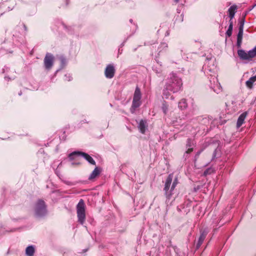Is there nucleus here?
I'll return each instance as SVG.
<instances>
[{
    "instance_id": "obj_1",
    "label": "nucleus",
    "mask_w": 256,
    "mask_h": 256,
    "mask_svg": "<svg viewBox=\"0 0 256 256\" xmlns=\"http://www.w3.org/2000/svg\"><path fill=\"white\" fill-rule=\"evenodd\" d=\"M182 78L176 74H170L166 79L165 84L163 90V95L166 98L170 96V92H178L182 90Z\"/></svg>"
},
{
    "instance_id": "obj_2",
    "label": "nucleus",
    "mask_w": 256,
    "mask_h": 256,
    "mask_svg": "<svg viewBox=\"0 0 256 256\" xmlns=\"http://www.w3.org/2000/svg\"><path fill=\"white\" fill-rule=\"evenodd\" d=\"M244 24V18H243L239 22L238 32L237 35L236 46L238 48H240L238 50V54L240 60L250 61L252 58L256 56V46L248 52L240 49L242 44Z\"/></svg>"
},
{
    "instance_id": "obj_3",
    "label": "nucleus",
    "mask_w": 256,
    "mask_h": 256,
    "mask_svg": "<svg viewBox=\"0 0 256 256\" xmlns=\"http://www.w3.org/2000/svg\"><path fill=\"white\" fill-rule=\"evenodd\" d=\"M172 179L173 174L172 173L168 174L165 180L164 191L166 201L170 200L172 198V196L174 194V189L178 184V177H176L172 182Z\"/></svg>"
},
{
    "instance_id": "obj_4",
    "label": "nucleus",
    "mask_w": 256,
    "mask_h": 256,
    "mask_svg": "<svg viewBox=\"0 0 256 256\" xmlns=\"http://www.w3.org/2000/svg\"><path fill=\"white\" fill-rule=\"evenodd\" d=\"M76 213L78 222L83 224L86 220V206L82 199H80L76 205Z\"/></svg>"
},
{
    "instance_id": "obj_5",
    "label": "nucleus",
    "mask_w": 256,
    "mask_h": 256,
    "mask_svg": "<svg viewBox=\"0 0 256 256\" xmlns=\"http://www.w3.org/2000/svg\"><path fill=\"white\" fill-rule=\"evenodd\" d=\"M46 207V205L44 200L42 199L38 200L34 207L36 215L38 217H42L46 216L47 213Z\"/></svg>"
},
{
    "instance_id": "obj_6",
    "label": "nucleus",
    "mask_w": 256,
    "mask_h": 256,
    "mask_svg": "<svg viewBox=\"0 0 256 256\" xmlns=\"http://www.w3.org/2000/svg\"><path fill=\"white\" fill-rule=\"evenodd\" d=\"M83 156L90 164L92 165H96V163L92 157L88 154L80 152H74L70 153L68 158L70 160L75 159L76 156Z\"/></svg>"
},
{
    "instance_id": "obj_7",
    "label": "nucleus",
    "mask_w": 256,
    "mask_h": 256,
    "mask_svg": "<svg viewBox=\"0 0 256 256\" xmlns=\"http://www.w3.org/2000/svg\"><path fill=\"white\" fill-rule=\"evenodd\" d=\"M54 62V56L50 53H47L44 58V66L46 70H50Z\"/></svg>"
},
{
    "instance_id": "obj_8",
    "label": "nucleus",
    "mask_w": 256,
    "mask_h": 256,
    "mask_svg": "<svg viewBox=\"0 0 256 256\" xmlns=\"http://www.w3.org/2000/svg\"><path fill=\"white\" fill-rule=\"evenodd\" d=\"M116 68L114 64H110L107 65L104 70L105 76L108 78H112L114 76Z\"/></svg>"
},
{
    "instance_id": "obj_9",
    "label": "nucleus",
    "mask_w": 256,
    "mask_h": 256,
    "mask_svg": "<svg viewBox=\"0 0 256 256\" xmlns=\"http://www.w3.org/2000/svg\"><path fill=\"white\" fill-rule=\"evenodd\" d=\"M200 236L198 238V242L196 245V249H198L202 244L203 243L204 239L206 238L207 234H208V231L206 229L201 230H200Z\"/></svg>"
},
{
    "instance_id": "obj_10",
    "label": "nucleus",
    "mask_w": 256,
    "mask_h": 256,
    "mask_svg": "<svg viewBox=\"0 0 256 256\" xmlns=\"http://www.w3.org/2000/svg\"><path fill=\"white\" fill-rule=\"evenodd\" d=\"M102 168L100 167H96L94 170L90 174V176L88 177V180L90 181H94L96 178L98 176L101 172H102Z\"/></svg>"
},
{
    "instance_id": "obj_11",
    "label": "nucleus",
    "mask_w": 256,
    "mask_h": 256,
    "mask_svg": "<svg viewBox=\"0 0 256 256\" xmlns=\"http://www.w3.org/2000/svg\"><path fill=\"white\" fill-rule=\"evenodd\" d=\"M238 8V6L236 4H233L228 9V17L230 18V20H232L235 14L237 12Z\"/></svg>"
},
{
    "instance_id": "obj_12",
    "label": "nucleus",
    "mask_w": 256,
    "mask_h": 256,
    "mask_svg": "<svg viewBox=\"0 0 256 256\" xmlns=\"http://www.w3.org/2000/svg\"><path fill=\"white\" fill-rule=\"evenodd\" d=\"M148 127L147 122L146 120H141L138 125V128L140 132L144 134L146 132V130Z\"/></svg>"
},
{
    "instance_id": "obj_13",
    "label": "nucleus",
    "mask_w": 256,
    "mask_h": 256,
    "mask_svg": "<svg viewBox=\"0 0 256 256\" xmlns=\"http://www.w3.org/2000/svg\"><path fill=\"white\" fill-rule=\"evenodd\" d=\"M141 103L140 100H132V104L130 108V112L134 114L136 109L140 106Z\"/></svg>"
},
{
    "instance_id": "obj_14",
    "label": "nucleus",
    "mask_w": 256,
    "mask_h": 256,
    "mask_svg": "<svg viewBox=\"0 0 256 256\" xmlns=\"http://www.w3.org/2000/svg\"><path fill=\"white\" fill-rule=\"evenodd\" d=\"M248 114V112H245L242 113L238 117L236 123V126L238 128H240L243 124L244 120Z\"/></svg>"
},
{
    "instance_id": "obj_15",
    "label": "nucleus",
    "mask_w": 256,
    "mask_h": 256,
    "mask_svg": "<svg viewBox=\"0 0 256 256\" xmlns=\"http://www.w3.org/2000/svg\"><path fill=\"white\" fill-rule=\"evenodd\" d=\"M141 98H142V94H141L140 90L139 88V87L138 86H137L136 88V90H135V91L134 92L133 100H140Z\"/></svg>"
},
{
    "instance_id": "obj_16",
    "label": "nucleus",
    "mask_w": 256,
    "mask_h": 256,
    "mask_svg": "<svg viewBox=\"0 0 256 256\" xmlns=\"http://www.w3.org/2000/svg\"><path fill=\"white\" fill-rule=\"evenodd\" d=\"M256 81V74L254 76L250 77L246 82V86L252 89L253 88V84Z\"/></svg>"
},
{
    "instance_id": "obj_17",
    "label": "nucleus",
    "mask_w": 256,
    "mask_h": 256,
    "mask_svg": "<svg viewBox=\"0 0 256 256\" xmlns=\"http://www.w3.org/2000/svg\"><path fill=\"white\" fill-rule=\"evenodd\" d=\"M34 248L32 246H28L26 250V254L28 256H33L34 253Z\"/></svg>"
},
{
    "instance_id": "obj_18",
    "label": "nucleus",
    "mask_w": 256,
    "mask_h": 256,
    "mask_svg": "<svg viewBox=\"0 0 256 256\" xmlns=\"http://www.w3.org/2000/svg\"><path fill=\"white\" fill-rule=\"evenodd\" d=\"M188 106V104L186 99L183 98L178 103V107L182 110H185Z\"/></svg>"
},
{
    "instance_id": "obj_19",
    "label": "nucleus",
    "mask_w": 256,
    "mask_h": 256,
    "mask_svg": "<svg viewBox=\"0 0 256 256\" xmlns=\"http://www.w3.org/2000/svg\"><path fill=\"white\" fill-rule=\"evenodd\" d=\"M233 28V23L232 20H230V24L228 26V28L226 32V34L228 36L230 37L232 34Z\"/></svg>"
},
{
    "instance_id": "obj_20",
    "label": "nucleus",
    "mask_w": 256,
    "mask_h": 256,
    "mask_svg": "<svg viewBox=\"0 0 256 256\" xmlns=\"http://www.w3.org/2000/svg\"><path fill=\"white\" fill-rule=\"evenodd\" d=\"M162 108L164 114H166L167 112L168 111V106L166 102L162 104Z\"/></svg>"
},
{
    "instance_id": "obj_21",
    "label": "nucleus",
    "mask_w": 256,
    "mask_h": 256,
    "mask_svg": "<svg viewBox=\"0 0 256 256\" xmlns=\"http://www.w3.org/2000/svg\"><path fill=\"white\" fill-rule=\"evenodd\" d=\"M193 145V140L190 138H188L186 140V147L187 148H191Z\"/></svg>"
},
{
    "instance_id": "obj_22",
    "label": "nucleus",
    "mask_w": 256,
    "mask_h": 256,
    "mask_svg": "<svg viewBox=\"0 0 256 256\" xmlns=\"http://www.w3.org/2000/svg\"><path fill=\"white\" fill-rule=\"evenodd\" d=\"M194 150V148H188V150L186 151L185 153L184 154V157L186 158H187L188 154H190L192 151Z\"/></svg>"
},
{
    "instance_id": "obj_23",
    "label": "nucleus",
    "mask_w": 256,
    "mask_h": 256,
    "mask_svg": "<svg viewBox=\"0 0 256 256\" xmlns=\"http://www.w3.org/2000/svg\"><path fill=\"white\" fill-rule=\"evenodd\" d=\"M63 136H60V140L62 141H65L66 139V131H63Z\"/></svg>"
},
{
    "instance_id": "obj_24",
    "label": "nucleus",
    "mask_w": 256,
    "mask_h": 256,
    "mask_svg": "<svg viewBox=\"0 0 256 256\" xmlns=\"http://www.w3.org/2000/svg\"><path fill=\"white\" fill-rule=\"evenodd\" d=\"M212 170L210 168H208L206 169L204 172V176H206L208 174H209L211 173L210 171Z\"/></svg>"
},
{
    "instance_id": "obj_25",
    "label": "nucleus",
    "mask_w": 256,
    "mask_h": 256,
    "mask_svg": "<svg viewBox=\"0 0 256 256\" xmlns=\"http://www.w3.org/2000/svg\"><path fill=\"white\" fill-rule=\"evenodd\" d=\"M202 150H200V151H198V152H196V154L195 155V158L196 159V158H198L200 154V153L202 152Z\"/></svg>"
},
{
    "instance_id": "obj_26",
    "label": "nucleus",
    "mask_w": 256,
    "mask_h": 256,
    "mask_svg": "<svg viewBox=\"0 0 256 256\" xmlns=\"http://www.w3.org/2000/svg\"><path fill=\"white\" fill-rule=\"evenodd\" d=\"M60 60H61V62L62 64H65L66 62V60L64 58H60Z\"/></svg>"
},
{
    "instance_id": "obj_27",
    "label": "nucleus",
    "mask_w": 256,
    "mask_h": 256,
    "mask_svg": "<svg viewBox=\"0 0 256 256\" xmlns=\"http://www.w3.org/2000/svg\"><path fill=\"white\" fill-rule=\"evenodd\" d=\"M216 152H217V150H215L214 151V154H213V157H212V158L214 159L216 156Z\"/></svg>"
},
{
    "instance_id": "obj_28",
    "label": "nucleus",
    "mask_w": 256,
    "mask_h": 256,
    "mask_svg": "<svg viewBox=\"0 0 256 256\" xmlns=\"http://www.w3.org/2000/svg\"><path fill=\"white\" fill-rule=\"evenodd\" d=\"M22 25H23V27L24 28V30L26 32L28 30V28H27L26 26L24 24H23Z\"/></svg>"
},
{
    "instance_id": "obj_29",
    "label": "nucleus",
    "mask_w": 256,
    "mask_h": 256,
    "mask_svg": "<svg viewBox=\"0 0 256 256\" xmlns=\"http://www.w3.org/2000/svg\"><path fill=\"white\" fill-rule=\"evenodd\" d=\"M203 120L206 121V120H208L206 118H204L203 119Z\"/></svg>"
},
{
    "instance_id": "obj_30",
    "label": "nucleus",
    "mask_w": 256,
    "mask_h": 256,
    "mask_svg": "<svg viewBox=\"0 0 256 256\" xmlns=\"http://www.w3.org/2000/svg\"><path fill=\"white\" fill-rule=\"evenodd\" d=\"M176 2H178L180 0H174Z\"/></svg>"
}]
</instances>
